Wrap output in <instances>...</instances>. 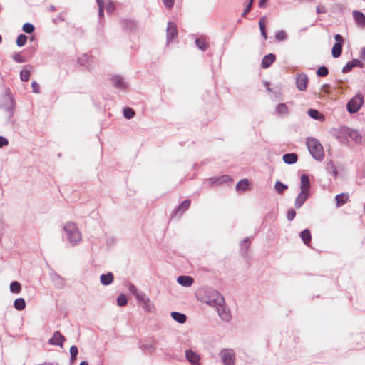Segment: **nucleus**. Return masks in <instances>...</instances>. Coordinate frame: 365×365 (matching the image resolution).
Here are the masks:
<instances>
[{"label": "nucleus", "instance_id": "nucleus-50", "mask_svg": "<svg viewBox=\"0 0 365 365\" xmlns=\"http://www.w3.org/2000/svg\"><path fill=\"white\" fill-rule=\"evenodd\" d=\"M253 1H254V0L249 1L247 6H246L245 11L242 14V16H243V17L245 16L247 14V13L251 10Z\"/></svg>", "mask_w": 365, "mask_h": 365}, {"label": "nucleus", "instance_id": "nucleus-6", "mask_svg": "<svg viewBox=\"0 0 365 365\" xmlns=\"http://www.w3.org/2000/svg\"><path fill=\"white\" fill-rule=\"evenodd\" d=\"M308 77L304 73H299L296 78V86L298 90L304 91L307 88Z\"/></svg>", "mask_w": 365, "mask_h": 365}, {"label": "nucleus", "instance_id": "nucleus-39", "mask_svg": "<svg viewBox=\"0 0 365 365\" xmlns=\"http://www.w3.org/2000/svg\"><path fill=\"white\" fill-rule=\"evenodd\" d=\"M27 41V36L24 34H20L16 39V44L19 47L24 46Z\"/></svg>", "mask_w": 365, "mask_h": 365}, {"label": "nucleus", "instance_id": "nucleus-63", "mask_svg": "<svg viewBox=\"0 0 365 365\" xmlns=\"http://www.w3.org/2000/svg\"><path fill=\"white\" fill-rule=\"evenodd\" d=\"M48 10H49L50 11H56V7H55L53 5H51V6H49Z\"/></svg>", "mask_w": 365, "mask_h": 365}, {"label": "nucleus", "instance_id": "nucleus-28", "mask_svg": "<svg viewBox=\"0 0 365 365\" xmlns=\"http://www.w3.org/2000/svg\"><path fill=\"white\" fill-rule=\"evenodd\" d=\"M14 306L16 309L21 311L25 309L26 302L23 298H18L14 302Z\"/></svg>", "mask_w": 365, "mask_h": 365}, {"label": "nucleus", "instance_id": "nucleus-47", "mask_svg": "<svg viewBox=\"0 0 365 365\" xmlns=\"http://www.w3.org/2000/svg\"><path fill=\"white\" fill-rule=\"evenodd\" d=\"M296 212L294 209L291 208L287 211V218L289 221H292L295 217Z\"/></svg>", "mask_w": 365, "mask_h": 365}, {"label": "nucleus", "instance_id": "nucleus-61", "mask_svg": "<svg viewBox=\"0 0 365 365\" xmlns=\"http://www.w3.org/2000/svg\"><path fill=\"white\" fill-rule=\"evenodd\" d=\"M265 1H266V0H260V1L259 3V7H264L265 6Z\"/></svg>", "mask_w": 365, "mask_h": 365}, {"label": "nucleus", "instance_id": "nucleus-17", "mask_svg": "<svg viewBox=\"0 0 365 365\" xmlns=\"http://www.w3.org/2000/svg\"><path fill=\"white\" fill-rule=\"evenodd\" d=\"M349 195L348 193H341L336 195L335 196V199L336 201V207H340L343 205L346 204L348 202Z\"/></svg>", "mask_w": 365, "mask_h": 365}, {"label": "nucleus", "instance_id": "nucleus-59", "mask_svg": "<svg viewBox=\"0 0 365 365\" xmlns=\"http://www.w3.org/2000/svg\"><path fill=\"white\" fill-rule=\"evenodd\" d=\"M97 3H98L99 9L104 8V1L103 0H97Z\"/></svg>", "mask_w": 365, "mask_h": 365}, {"label": "nucleus", "instance_id": "nucleus-13", "mask_svg": "<svg viewBox=\"0 0 365 365\" xmlns=\"http://www.w3.org/2000/svg\"><path fill=\"white\" fill-rule=\"evenodd\" d=\"M177 282L182 287H189L194 283V279L190 276L182 275L178 277Z\"/></svg>", "mask_w": 365, "mask_h": 365}, {"label": "nucleus", "instance_id": "nucleus-23", "mask_svg": "<svg viewBox=\"0 0 365 365\" xmlns=\"http://www.w3.org/2000/svg\"><path fill=\"white\" fill-rule=\"evenodd\" d=\"M300 237L306 245H309L312 239L309 230L305 229L300 233Z\"/></svg>", "mask_w": 365, "mask_h": 365}, {"label": "nucleus", "instance_id": "nucleus-42", "mask_svg": "<svg viewBox=\"0 0 365 365\" xmlns=\"http://www.w3.org/2000/svg\"><path fill=\"white\" fill-rule=\"evenodd\" d=\"M128 289L129 291L135 295L136 299L143 294L142 293L138 292L137 287L133 284H129Z\"/></svg>", "mask_w": 365, "mask_h": 365}, {"label": "nucleus", "instance_id": "nucleus-7", "mask_svg": "<svg viewBox=\"0 0 365 365\" xmlns=\"http://www.w3.org/2000/svg\"><path fill=\"white\" fill-rule=\"evenodd\" d=\"M137 301L143 307V308L149 312H153L155 307L154 304L150 302V299L145 294H142Z\"/></svg>", "mask_w": 365, "mask_h": 365}, {"label": "nucleus", "instance_id": "nucleus-34", "mask_svg": "<svg viewBox=\"0 0 365 365\" xmlns=\"http://www.w3.org/2000/svg\"><path fill=\"white\" fill-rule=\"evenodd\" d=\"M274 187L279 194L283 193L284 191L288 188L287 185L282 183L279 180L276 182Z\"/></svg>", "mask_w": 365, "mask_h": 365}, {"label": "nucleus", "instance_id": "nucleus-27", "mask_svg": "<svg viewBox=\"0 0 365 365\" xmlns=\"http://www.w3.org/2000/svg\"><path fill=\"white\" fill-rule=\"evenodd\" d=\"M327 170L332 175L334 178H336L338 175V171L336 168L335 167L333 161H329L326 167Z\"/></svg>", "mask_w": 365, "mask_h": 365}, {"label": "nucleus", "instance_id": "nucleus-55", "mask_svg": "<svg viewBox=\"0 0 365 365\" xmlns=\"http://www.w3.org/2000/svg\"><path fill=\"white\" fill-rule=\"evenodd\" d=\"M351 63L353 65V67H356V66L362 67L363 66L362 63L358 59H353L352 61H351Z\"/></svg>", "mask_w": 365, "mask_h": 365}, {"label": "nucleus", "instance_id": "nucleus-49", "mask_svg": "<svg viewBox=\"0 0 365 365\" xmlns=\"http://www.w3.org/2000/svg\"><path fill=\"white\" fill-rule=\"evenodd\" d=\"M353 65L351 64V61H349L342 68V72L344 73H348L351 71L353 68Z\"/></svg>", "mask_w": 365, "mask_h": 365}, {"label": "nucleus", "instance_id": "nucleus-37", "mask_svg": "<svg viewBox=\"0 0 365 365\" xmlns=\"http://www.w3.org/2000/svg\"><path fill=\"white\" fill-rule=\"evenodd\" d=\"M328 73L329 70L324 66H320L317 71V75L320 77H325L328 75Z\"/></svg>", "mask_w": 365, "mask_h": 365}, {"label": "nucleus", "instance_id": "nucleus-4", "mask_svg": "<svg viewBox=\"0 0 365 365\" xmlns=\"http://www.w3.org/2000/svg\"><path fill=\"white\" fill-rule=\"evenodd\" d=\"M364 103V96L361 94H356L347 103V110L350 113H356Z\"/></svg>", "mask_w": 365, "mask_h": 365}, {"label": "nucleus", "instance_id": "nucleus-20", "mask_svg": "<svg viewBox=\"0 0 365 365\" xmlns=\"http://www.w3.org/2000/svg\"><path fill=\"white\" fill-rule=\"evenodd\" d=\"M282 159L285 163L291 165L297 162V155L294 153H286L283 155Z\"/></svg>", "mask_w": 365, "mask_h": 365}, {"label": "nucleus", "instance_id": "nucleus-48", "mask_svg": "<svg viewBox=\"0 0 365 365\" xmlns=\"http://www.w3.org/2000/svg\"><path fill=\"white\" fill-rule=\"evenodd\" d=\"M13 59L17 63H24L25 59L21 56L19 53H16L13 56Z\"/></svg>", "mask_w": 365, "mask_h": 365}, {"label": "nucleus", "instance_id": "nucleus-58", "mask_svg": "<svg viewBox=\"0 0 365 365\" xmlns=\"http://www.w3.org/2000/svg\"><path fill=\"white\" fill-rule=\"evenodd\" d=\"M317 12L318 14H322V13H325L326 12V9L324 6H318L317 8Z\"/></svg>", "mask_w": 365, "mask_h": 365}, {"label": "nucleus", "instance_id": "nucleus-41", "mask_svg": "<svg viewBox=\"0 0 365 365\" xmlns=\"http://www.w3.org/2000/svg\"><path fill=\"white\" fill-rule=\"evenodd\" d=\"M123 115L127 119H131L135 115V112L132 108H126L123 110Z\"/></svg>", "mask_w": 365, "mask_h": 365}, {"label": "nucleus", "instance_id": "nucleus-44", "mask_svg": "<svg viewBox=\"0 0 365 365\" xmlns=\"http://www.w3.org/2000/svg\"><path fill=\"white\" fill-rule=\"evenodd\" d=\"M30 71L24 69L20 73V78L22 81H28L30 77Z\"/></svg>", "mask_w": 365, "mask_h": 365}, {"label": "nucleus", "instance_id": "nucleus-15", "mask_svg": "<svg viewBox=\"0 0 365 365\" xmlns=\"http://www.w3.org/2000/svg\"><path fill=\"white\" fill-rule=\"evenodd\" d=\"M353 17L356 24L361 26H365V15L359 11H353Z\"/></svg>", "mask_w": 365, "mask_h": 365}, {"label": "nucleus", "instance_id": "nucleus-18", "mask_svg": "<svg viewBox=\"0 0 365 365\" xmlns=\"http://www.w3.org/2000/svg\"><path fill=\"white\" fill-rule=\"evenodd\" d=\"M100 281L104 286L110 285L113 282V275L111 272H108L106 274H101Z\"/></svg>", "mask_w": 365, "mask_h": 365}, {"label": "nucleus", "instance_id": "nucleus-19", "mask_svg": "<svg viewBox=\"0 0 365 365\" xmlns=\"http://www.w3.org/2000/svg\"><path fill=\"white\" fill-rule=\"evenodd\" d=\"M310 181L309 176L306 174L301 175V190L309 191Z\"/></svg>", "mask_w": 365, "mask_h": 365}, {"label": "nucleus", "instance_id": "nucleus-33", "mask_svg": "<svg viewBox=\"0 0 365 365\" xmlns=\"http://www.w3.org/2000/svg\"><path fill=\"white\" fill-rule=\"evenodd\" d=\"M10 290L11 292L19 294L21 290V284L17 281H14L10 284Z\"/></svg>", "mask_w": 365, "mask_h": 365}, {"label": "nucleus", "instance_id": "nucleus-53", "mask_svg": "<svg viewBox=\"0 0 365 365\" xmlns=\"http://www.w3.org/2000/svg\"><path fill=\"white\" fill-rule=\"evenodd\" d=\"M163 2L168 9H171L174 5V0H163Z\"/></svg>", "mask_w": 365, "mask_h": 365}, {"label": "nucleus", "instance_id": "nucleus-57", "mask_svg": "<svg viewBox=\"0 0 365 365\" xmlns=\"http://www.w3.org/2000/svg\"><path fill=\"white\" fill-rule=\"evenodd\" d=\"M334 39L336 41V42H339V43H342L343 37L340 34H336L334 36Z\"/></svg>", "mask_w": 365, "mask_h": 365}, {"label": "nucleus", "instance_id": "nucleus-40", "mask_svg": "<svg viewBox=\"0 0 365 365\" xmlns=\"http://www.w3.org/2000/svg\"><path fill=\"white\" fill-rule=\"evenodd\" d=\"M128 300L124 294H120L117 298V304L119 307H124L127 304Z\"/></svg>", "mask_w": 365, "mask_h": 365}, {"label": "nucleus", "instance_id": "nucleus-38", "mask_svg": "<svg viewBox=\"0 0 365 365\" xmlns=\"http://www.w3.org/2000/svg\"><path fill=\"white\" fill-rule=\"evenodd\" d=\"M275 38L278 41L286 40L287 38V34L284 30L279 31L275 34Z\"/></svg>", "mask_w": 365, "mask_h": 365}, {"label": "nucleus", "instance_id": "nucleus-26", "mask_svg": "<svg viewBox=\"0 0 365 365\" xmlns=\"http://www.w3.org/2000/svg\"><path fill=\"white\" fill-rule=\"evenodd\" d=\"M347 134L353 140H354L356 143L360 142L361 140V136L360 133L355 130L349 129L347 130Z\"/></svg>", "mask_w": 365, "mask_h": 365}, {"label": "nucleus", "instance_id": "nucleus-1", "mask_svg": "<svg viewBox=\"0 0 365 365\" xmlns=\"http://www.w3.org/2000/svg\"><path fill=\"white\" fill-rule=\"evenodd\" d=\"M63 232V240L70 243L72 247L76 246L81 241V234L75 223L68 222L64 224Z\"/></svg>", "mask_w": 365, "mask_h": 365}, {"label": "nucleus", "instance_id": "nucleus-36", "mask_svg": "<svg viewBox=\"0 0 365 365\" xmlns=\"http://www.w3.org/2000/svg\"><path fill=\"white\" fill-rule=\"evenodd\" d=\"M139 348L145 352L153 353L155 351V346L151 344H143Z\"/></svg>", "mask_w": 365, "mask_h": 365}, {"label": "nucleus", "instance_id": "nucleus-14", "mask_svg": "<svg viewBox=\"0 0 365 365\" xmlns=\"http://www.w3.org/2000/svg\"><path fill=\"white\" fill-rule=\"evenodd\" d=\"M275 59H276V56L273 53H269V54L264 56L262 60L261 67L262 68H269L271 66V64L272 63H274Z\"/></svg>", "mask_w": 365, "mask_h": 365}, {"label": "nucleus", "instance_id": "nucleus-56", "mask_svg": "<svg viewBox=\"0 0 365 365\" xmlns=\"http://www.w3.org/2000/svg\"><path fill=\"white\" fill-rule=\"evenodd\" d=\"M64 21V16L63 15V14H60L56 18H55L53 19V22L57 24L60 21Z\"/></svg>", "mask_w": 365, "mask_h": 365}, {"label": "nucleus", "instance_id": "nucleus-21", "mask_svg": "<svg viewBox=\"0 0 365 365\" xmlns=\"http://www.w3.org/2000/svg\"><path fill=\"white\" fill-rule=\"evenodd\" d=\"M171 317L175 321H176L180 324L185 323L186 321V318H187L185 314L178 312H171Z\"/></svg>", "mask_w": 365, "mask_h": 365}, {"label": "nucleus", "instance_id": "nucleus-10", "mask_svg": "<svg viewBox=\"0 0 365 365\" xmlns=\"http://www.w3.org/2000/svg\"><path fill=\"white\" fill-rule=\"evenodd\" d=\"M310 194V191L301 190L299 194L297 196L294 202L295 208H300L304 202L307 200Z\"/></svg>", "mask_w": 365, "mask_h": 365}, {"label": "nucleus", "instance_id": "nucleus-11", "mask_svg": "<svg viewBox=\"0 0 365 365\" xmlns=\"http://www.w3.org/2000/svg\"><path fill=\"white\" fill-rule=\"evenodd\" d=\"M64 341L65 337L60 333V331H56L53 333V336L48 340V343L51 345L62 347Z\"/></svg>", "mask_w": 365, "mask_h": 365}, {"label": "nucleus", "instance_id": "nucleus-46", "mask_svg": "<svg viewBox=\"0 0 365 365\" xmlns=\"http://www.w3.org/2000/svg\"><path fill=\"white\" fill-rule=\"evenodd\" d=\"M250 240L248 237H247L240 242V247L242 249H245V250L246 252L250 247Z\"/></svg>", "mask_w": 365, "mask_h": 365}, {"label": "nucleus", "instance_id": "nucleus-3", "mask_svg": "<svg viewBox=\"0 0 365 365\" xmlns=\"http://www.w3.org/2000/svg\"><path fill=\"white\" fill-rule=\"evenodd\" d=\"M213 296L217 297V312L218 314L220 317V318L226 322H228L231 319V314L230 312L225 307L223 306L224 304V298L222 297L217 292H215V294Z\"/></svg>", "mask_w": 365, "mask_h": 365}, {"label": "nucleus", "instance_id": "nucleus-12", "mask_svg": "<svg viewBox=\"0 0 365 365\" xmlns=\"http://www.w3.org/2000/svg\"><path fill=\"white\" fill-rule=\"evenodd\" d=\"M50 277L56 288L62 289L64 287L65 283L63 279L56 272L51 273Z\"/></svg>", "mask_w": 365, "mask_h": 365}, {"label": "nucleus", "instance_id": "nucleus-45", "mask_svg": "<svg viewBox=\"0 0 365 365\" xmlns=\"http://www.w3.org/2000/svg\"><path fill=\"white\" fill-rule=\"evenodd\" d=\"M78 350L76 346H72L70 348L71 360L73 361L78 354Z\"/></svg>", "mask_w": 365, "mask_h": 365}, {"label": "nucleus", "instance_id": "nucleus-16", "mask_svg": "<svg viewBox=\"0 0 365 365\" xmlns=\"http://www.w3.org/2000/svg\"><path fill=\"white\" fill-rule=\"evenodd\" d=\"M185 356L188 361L192 364H198L200 360L199 355L192 350H187L185 351Z\"/></svg>", "mask_w": 365, "mask_h": 365}, {"label": "nucleus", "instance_id": "nucleus-2", "mask_svg": "<svg viewBox=\"0 0 365 365\" xmlns=\"http://www.w3.org/2000/svg\"><path fill=\"white\" fill-rule=\"evenodd\" d=\"M307 146L312 156L317 160L321 161L324 157V149L320 142L314 138L307 139Z\"/></svg>", "mask_w": 365, "mask_h": 365}, {"label": "nucleus", "instance_id": "nucleus-43", "mask_svg": "<svg viewBox=\"0 0 365 365\" xmlns=\"http://www.w3.org/2000/svg\"><path fill=\"white\" fill-rule=\"evenodd\" d=\"M22 29L26 34H31L34 31L35 28L33 24L30 23H25Z\"/></svg>", "mask_w": 365, "mask_h": 365}, {"label": "nucleus", "instance_id": "nucleus-60", "mask_svg": "<svg viewBox=\"0 0 365 365\" xmlns=\"http://www.w3.org/2000/svg\"><path fill=\"white\" fill-rule=\"evenodd\" d=\"M360 58L365 61V47L361 50Z\"/></svg>", "mask_w": 365, "mask_h": 365}, {"label": "nucleus", "instance_id": "nucleus-51", "mask_svg": "<svg viewBox=\"0 0 365 365\" xmlns=\"http://www.w3.org/2000/svg\"><path fill=\"white\" fill-rule=\"evenodd\" d=\"M31 88L34 93H38L40 92V86L37 82L33 81L31 83Z\"/></svg>", "mask_w": 365, "mask_h": 365}, {"label": "nucleus", "instance_id": "nucleus-25", "mask_svg": "<svg viewBox=\"0 0 365 365\" xmlns=\"http://www.w3.org/2000/svg\"><path fill=\"white\" fill-rule=\"evenodd\" d=\"M265 19H266V16H262V18H260L259 21L260 33L264 40H266L267 38V33H266Z\"/></svg>", "mask_w": 365, "mask_h": 365}, {"label": "nucleus", "instance_id": "nucleus-62", "mask_svg": "<svg viewBox=\"0 0 365 365\" xmlns=\"http://www.w3.org/2000/svg\"><path fill=\"white\" fill-rule=\"evenodd\" d=\"M103 9L101 8L98 9V16L100 17H103Z\"/></svg>", "mask_w": 365, "mask_h": 365}, {"label": "nucleus", "instance_id": "nucleus-31", "mask_svg": "<svg viewBox=\"0 0 365 365\" xmlns=\"http://www.w3.org/2000/svg\"><path fill=\"white\" fill-rule=\"evenodd\" d=\"M307 113L314 120H320L323 118V116L320 114V113L315 109H309Z\"/></svg>", "mask_w": 365, "mask_h": 365}, {"label": "nucleus", "instance_id": "nucleus-32", "mask_svg": "<svg viewBox=\"0 0 365 365\" xmlns=\"http://www.w3.org/2000/svg\"><path fill=\"white\" fill-rule=\"evenodd\" d=\"M276 110L280 115H287L289 113L288 107L285 103H279L277 106Z\"/></svg>", "mask_w": 365, "mask_h": 365}, {"label": "nucleus", "instance_id": "nucleus-54", "mask_svg": "<svg viewBox=\"0 0 365 365\" xmlns=\"http://www.w3.org/2000/svg\"><path fill=\"white\" fill-rule=\"evenodd\" d=\"M8 144V140L3 136H0V148H3L4 146L7 145Z\"/></svg>", "mask_w": 365, "mask_h": 365}, {"label": "nucleus", "instance_id": "nucleus-24", "mask_svg": "<svg viewBox=\"0 0 365 365\" xmlns=\"http://www.w3.org/2000/svg\"><path fill=\"white\" fill-rule=\"evenodd\" d=\"M190 200H185L182 201L180 205L176 208L175 212H180V215L182 214L186 210H187L190 205Z\"/></svg>", "mask_w": 365, "mask_h": 365}, {"label": "nucleus", "instance_id": "nucleus-8", "mask_svg": "<svg viewBox=\"0 0 365 365\" xmlns=\"http://www.w3.org/2000/svg\"><path fill=\"white\" fill-rule=\"evenodd\" d=\"M111 82L114 87L120 90H125L128 88V83L121 76L115 75L111 78Z\"/></svg>", "mask_w": 365, "mask_h": 365}, {"label": "nucleus", "instance_id": "nucleus-52", "mask_svg": "<svg viewBox=\"0 0 365 365\" xmlns=\"http://www.w3.org/2000/svg\"><path fill=\"white\" fill-rule=\"evenodd\" d=\"M115 9V5L113 2L109 1L106 5V11L108 13H112Z\"/></svg>", "mask_w": 365, "mask_h": 365}, {"label": "nucleus", "instance_id": "nucleus-9", "mask_svg": "<svg viewBox=\"0 0 365 365\" xmlns=\"http://www.w3.org/2000/svg\"><path fill=\"white\" fill-rule=\"evenodd\" d=\"M166 31L168 43L171 42L174 38L178 36L177 26L174 23L168 22Z\"/></svg>", "mask_w": 365, "mask_h": 365}, {"label": "nucleus", "instance_id": "nucleus-22", "mask_svg": "<svg viewBox=\"0 0 365 365\" xmlns=\"http://www.w3.org/2000/svg\"><path fill=\"white\" fill-rule=\"evenodd\" d=\"M342 52V43L339 42H336L334 43L331 53L334 58H339Z\"/></svg>", "mask_w": 365, "mask_h": 365}, {"label": "nucleus", "instance_id": "nucleus-64", "mask_svg": "<svg viewBox=\"0 0 365 365\" xmlns=\"http://www.w3.org/2000/svg\"><path fill=\"white\" fill-rule=\"evenodd\" d=\"M79 365H88V363L86 361L81 362Z\"/></svg>", "mask_w": 365, "mask_h": 365}, {"label": "nucleus", "instance_id": "nucleus-35", "mask_svg": "<svg viewBox=\"0 0 365 365\" xmlns=\"http://www.w3.org/2000/svg\"><path fill=\"white\" fill-rule=\"evenodd\" d=\"M229 177L227 175L222 176L221 178H210V182L212 185L222 183L223 181H225L228 179Z\"/></svg>", "mask_w": 365, "mask_h": 365}, {"label": "nucleus", "instance_id": "nucleus-30", "mask_svg": "<svg viewBox=\"0 0 365 365\" xmlns=\"http://www.w3.org/2000/svg\"><path fill=\"white\" fill-rule=\"evenodd\" d=\"M195 44L197 46V47L202 51H205L207 49V45L204 38H196Z\"/></svg>", "mask_w": 365, "mask_h": 365}, {"label": "nucleus", "instance_id": "nucleus-29", "mask_svg": "<svg viewBox=\"0 0 365 365\" xmlns=\"http://www.w3.org/2000/svg\"><path fill=\"white\" fill-rule=\"evenodd\" d=\"M249 185V181L247 179L240 180L236 185V189L239 191L246 190Z\"/></svg>", "mask_w": 365, "mask_h": 365}, {"label": "nucleus", "instance_id": "nucleus-5", "mask_svg": "<svg viewBox=\"0 0 365 365\" xmlns=\"http://www.w3.org/2000/svg\"><path fill=\"white\" fill-rule=\"evenodd\" d=\"M220 356L224 365H234L235 354L231 349H223L220 352Z\"/></svg>", "mask_w": 365, "mask_h": 365}]
</instances>
